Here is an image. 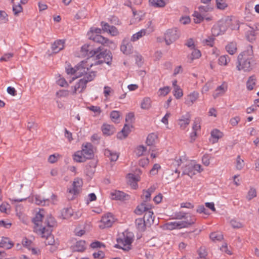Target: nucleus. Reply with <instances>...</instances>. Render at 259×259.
<instances>
[{"instance_id": "12", "label": "nucleus", "mask_w": 259, "mask_h": 259, "mask_svg": "<svg viewBox=\"0 0 259 259\" xmlns=\"http://www.w3.org/2000/svg\"><path fill=\"white\" fill-rule=\"evenodd\" d=\"M81 154L85 159H92L94 156L93 145L90 143L83 144Z\"/></svg>"}, {"instance_id": "35", "label": "nucleus", "mask_w": 259, "mask_h": 259, "mask_svg": "<svg viewBox=\"0 0 259 259\" xmlns=\"http://www.w3.org/2000/svg\"><path fill=\"white\" fill-rule=\"evenodd\" d=\"M192 16L194 17L193 20L195 23H200L204 20V15L199 13L198 11H195Z\"/></svg>"}, {"instance_id": "21", "label": "nucleus", "mask_w": 259, "mask_h": 259, "mask_svg": "<svg viewBox=\"0 0 259 259\" xmlns=\"http://www.w3.org/2000/svg\"><path fill=\"white\" fill-rule=\"evenodd\" d=\"M64 47V40L59 39L55 41L52 45V49L54 53H57L63 50Z\"/></svg>"}, {"instance_id": "20", "label": "nucleus", "mask_w": 259, "mask_h": 259, "mask_svg": "<svg viewBox=\"0 0 259 259\" xmlns=\"http://www.w3.org/2000/svg\"><path fill=\"white\" fill-rule=\"evenodd\" d=\"M131 132L130 126L127 124H125L121 131L117 133V138L120 140L125 139L128 136Z\"/></svg>"}, {"instance_id": "24", "label": "nucleus", "mask_w": 259, "mask_h": 259, "mask_svg": "<svg viewBox=\"0 0 259 259\" xmlns=\"http://www.w3.org/2000/svg\"><path fill=\"white\" fill-rule=\"evenodd\" d=\"M104 155L108 157L111 161H116L119 157V154L116 152L106 149L104 151Z\"/></svg>"}, {"instance_id": "14", "label": "nucleus", "mask_w": 259, "mask_h": 259, "mask_svg": "<svg viewBox=\"0 0 259 259\" xmlns=\"http://www.w3.org/2000/svg\"><path fill=\"white\" fill-rule=\"evenodd\" d=\"M102 30L107 32L112 36H116L118 34V29L114 26L110 25L108 23L102 21L101 22Z\"/></svg>"}, {"instance_id": "34", "label": "nucleus", "mask_w": 259, "mask_h": 259, "mask_svg": "<svg viewBox=\"0 0 259 259\" xmlns=\"http://www.w3.org/2000/svg\"><path fill=\"white\" fill-rule=\"evenodd\" d=\"M35 200L36 204L42 206L49 205L50 202V200L49 199L45 198L39 195L36 196Z\"/></svg>"}, {"instance_id": "40", "label": "nucleus", "mask_w": 259, "mask_h": 259, "mask_svg": "<svg viewBox=\"0 0 259 259\" xmlns=\"http://www.w3.org/2000/svg\"><path fill=\"white\" fill-rule=\"evenodd\" d=\"M256 78L255 76L253 75L250 76L246 82L247 89L249 91L253 90Z\"/></svg>"}, {"instance_id": "1", "label": "nucleus", "mask_w": 259, "mask_h": 259, "mask_svg": "<svg viewBox=\"0 0 259 259\" xmlns=\"http://www.w3.org/2000/svg\"><path fill=\"white\" fill-rule=\"evenodd\" d=\"M251 49L241 52L237 58L236 68L238 70L250 71L255 65V61Z\"/></svg>"}, {"instance_id": "29", "label": "nucleus", "mask_w": 259, "mask_h": 259, "mask_svg": "<svg viewBox=\"0 0 259 259\" xmlns=\"http://www.w3.org/2000/svg\"><path fill=\"white\" fill-rule=\"evenodd\" d=\"M223 133L217 129H214L211 132V137L212 138L213 144L217 142L218 140L223 137Z\"/></svg>"}, {"instance_id": "45", "label": "nucleus", "mask_w": 259, "mask_h": 259, "mask_svg": "<svg viewBox=\"0 0 259 259\" xmlns=\"http://www.w3.org/2000/svg\"><path fill=\"white\" fill-rule=\"evenodd\" d=\"M216 6L218 9L224 10L228 7L226 0H215Z\"/></svg>"}, {"instance_id": "59", "label": "nucleus", "mask_w": 259, "mask_h": 259, "mask_svg": "<svg viewBox=\"0 0 259 259\" xmlns=\"http://www.w3.org/2000/svg\"><path fill=\"white\" fill-rule=\"evenodd\" d=\"M8 21V15L4 11H0V21L2 23H6Z\"/></svg>"}, {"instance_id": "30", "label": "nucleus", "mask_w": 259, "mask_h": 259, "mask_svg": "<svg viewBox=\"0 0 259 259\" xmlns=\"http://www.w3.org/2000/svg\"><path fill=\"white\" fill-rule=\"evenodd\" d=\"M245 36L249 41L252 42L254 41L256 39V33L254 31V28L250 27V30L246 31Z\"/></svg>"}, {"instance_id": "4", "label": "nucleus", "mask_w": 259, "mask_h": 259, "mask_svg": "<svg viewBox=\"0 0 259 259\" xmlns=\"http://www.w3.org/2000/svg\"><path fill=\"white\" fill-rule=\"evenodd\" d=\"M100 51L101 50L99 51V53H98L96 54V59L98 60L96 61L94 64H90V67H91L93 65L102 64L104 62H105L108 65H110L111 64L112 60V54L110 51L105 50L102 52Z\"/></svg>"}, {"instance_id": "23", "label": "nucleus", "mask_w": 259, "mask_h": 259, "mask_svg": "<svg viewBox=\"0 0 259 259\" xmlns=\"http://www.w3.org/2000/svg\"><path fill=\"white\" fill-rule=\"evenodd\" d=\"M199 94L197 92H193L189 94L185 101V103L188 105H192L198 99Z\"/></svg>"}, {"instance_id": "31", "label": "nucleus", "mask_w": 259, "mask_h": 259, "mask_svg": "<svg viewBox=\"0 0 259 259\" xmlns=\"http://www.w3.org/2000/svg\"><path fill=\"white\" fill-rule=\"evenodd\" d=\"M226 51L228 52L230 55L234 54L237 50V44L236 42L232 41L229 42L226 46Z\"/></svg>"}, {"instance_id": "38", "label": "nucleus", "mask_w": 259, "mask_h": 259, "mask_svg": "<svg viewBox=\"0 0 259 259\" xmlns=\"http://www.w3.org/2000/svg\"><path fill=\"white\" fill-rule=\"evenodd\" d=\"M226 91V88H225V87L224 84H222L220 86H219L216 90H215V92L213 94V97L214 99H216L217 97H218L219 96L223 95Z\"/></svg>"}, {"instance_id": "10", "label": "nucleus", "mask_w": 259, "mask_h": 259, "mask_svg": "<svg viewBox=\"0 0 259 259\" xmlns=\"http://www.w3.org/2000/svg\"><path fill=\"white\" fill-rule=\"evenodd\" d=\"M82 181L78 179H75L72 184V188L68 189L67 198L69 200H72L74 195L77 194L79 192V188L82 185Z\"/></svg>"}, {"instance_id": "9", "label": "nucleus", "mask_w": 259, "mask_h": 259, "mask_svg": "<svg viewBox=\"0 0 259 259\" xmlns=\"http://www.w3.org/2000/svg\"><path fill=\"white\" fill-rule=\"evenodd\" d=\"M100 50H101V47L94 49L93 45L90 44H85L81 48V52L82 55L88 56L90 58L94 57L95 55L99 53Z\"/></svg>"}, {"instance_id": "54", "label": "nucleus", "mask_w": 259, "mask_h": 259, "mask_svg": "<svg viewBox=\"0 0 259 259\" xmlns=\"http://www.w3.org/2000/svg\"><path fill=\"white\" fill-rule=\"evenodd\" d=\"M128 178L130 182L132 183V182H134L135 186H137V182L140 181V179L138 176H136L133 174H128Z\"/></svg>"}, {"instance_id": "32", "label": "nucleus", "mask_w": 259, "mask_h": 259, "mask_svg": "<svg viewBox=\"0 0 259 259\" xmlns=\"http://www.w3.org/2000/svg\"><path fill=\"white\" fill-rule=\"evenodd\" d=\"M149 4L155 8H163L166 5L165 0H149Z\"/></svg>"}, {"instance_id": "3", "label": "nucleus", "mask_w": 259, "mask_h": 259, "mask_svg": "<svg viewBox=\"0 0 259 259\" xmlns=\"http://www.w3.org/2000/svg\"><path fill=\"white\" fill-rule=\"evenodd\" d=\"M43 218L44 216L39 212L36 213L35 217L32 220V222L35 225L34 231L38 234H42L43 236H48L52 232V230L47 229L46 226L40 225L39 224L41 223Z\"/></svg>"}, {"instance_id": "13", "label": "nucleus", "mask_w": 259, "mask_h": 259, "mask_svg": "<svg viewBox=\"0 0 259 259\" xmlns=\"http://www.w3.org/2000/svg\"><path fill=\"white\" fill-rule=\"evenodd\" d=\"M90 39L94 42L101 44L104 45L109 46V45H114L112 41L110 40L107 38L104 37L100 34H93L89 37Z\"/></svg>"}, {"instance_id": "44", "label": "nucleus", "mask_w": 259, "mask_h": 259, "mask_svg": "<svg viewBox=\"0 0 259 259\" xmlns=\"http://www.w3.org/2000/svg\"><path fill=\"white\" fill-rule=\"evenodd\" d=\"M151 107V100L149 98L146 97L143 99L141 107L143 109H148Z\"/></svg>"}, {"instance_id": "50", "label": "nucleus", "mask_w": 259, "mask_h": 259, "mask_svg": "<svg viewBox=\"0 0 259 259\" xmlns=\"http://www.w3.org/2000/svg\"><path fill=\"white\" fill-rule=\"evenodd\" d=\"M120 116V113L118 111L114 110L110 113V118L112 120L115 122H118Z\"/></svg>"}, {"instance_id": "33", "label": "nucleus", "mask_w": 259, "mask_h": 259, "mask_svg": "<svg viewBox=\"0 0 259 259\" xmlns=\"http://www.w3.org/2000/svg\"><path fill=\"white\" fill-rule=\"evenodd\" d=\"M182 175H187L191 178L196 175V172L193 168L192 164H188L185 167Z\"/></svg>"}, {"instance_id": "11", "label": "nucleus", "mask_w": 259, "mask_h": 259, "mask_svg": "<svg viewBox=\"0 0 259 259\" xmlns=\"http://www.w3.org/2000/svg\"><path fill=\"white\" fill-rule=\"evenodd\" d=\"M114 222L115 219L113 215L111 213H108L102 217L100 224L99 225V228L104 229L110 227Z\"/></svg>"}, {"instance_id": "64", "label": "nucleus", "mask_w": 259, "mask_h": 259, "mask_svg": "<svg viewBox=\"0 0 259 259\" xmlns=\"http://www.w3.org/2000/svg\"><path fill=\"white\" fill-rule=\"evenodd\" d=\"M240 120V118L239 116H236L235 117L232 118L230 119V124L234 126L238 124V122Z\"/></svg>"}, {"instance_id": "28", "label": "nucleus", "mask_w": 259, "mask_h": 259, "mask_svg": "<svg viewBox=\"0 0 259 259\" xmlns=\"http://www.w3.org/2000/svg\"><path fill=\"white\" fill-rule=\"evenodd\" d=\"M79 69H81V66H78L77 65L74 67H72L70 64L66 63L65 65V70L67 74H75L76 71L78 70Z\"/></svg>"}, {"instance_id": "49", "label": "nucleus", "mask_w": 259, "mask_h": 259, "mask_svg": "<svg viewBox=\"0 0 259 259\" xmlns=\"http://www.w3.org/2000/svg\"><path fill=\"white\" fill-rule=\"evenodd\" d=\"M173 92L174 96L177 99L181 98L183 95V91L180 87H176Z\"/></svg>"}, {"instance_id": "41", "label": "nucleus", "mask_w": 259, "mask_h": 259, "mask_svg": "<svg viewBox=\"0 0 259 259\" xmlns=\"http://www.w3.org/2000/svg\"><path fill=\"white\" fill-rule=\"evenodd\" d=\"M209 237L213 241H221L223 239V235L220 232H212L210 234Z\"/></svg>"}, {"instance_id": "5", "label": "nucleus", "mask_w": 259, "mask_h": 259, "mask_svg": "<svg viewBox=\"0 0 259 259\" xmlns=\"http://www.w3.org/2000/svg\"><path fill=\"white\" fill-rule=\"evenodd\" d=\"M196 221L195 218L190 217L189 219L187 220L170 222L166 224L167 228L169 230L176 229H182L184 228H188L193 225Z\"/></svg>"}, {"instance_id": "46", "label": "nucleus", "mask_w": 259, "mask_h": 259, "mask_svg": "<svg viewBox=\"0 0 259 259\" xmlns=\"http://www.w3.org/2000/svg\"><path fill=\"white\" fill-rule=\"evenodd\" d=\"M85 159V157L81 155V152L77 151L73 155V160L77 162H84Z\"/></svg>"}, {"instance_id": "26", "label": "nucleus", "mask_w": 259, "mask_h": 259, "mask_svg": "<svg viewBox=\"0 0 259 259\" xmlns=\"http://www.w3.org/2000/svg\"><path fill=\"white\" fill-rule=\"evenodd\" d=\"M190 116L188 114L186 116H182L181 118L179 119L178 124L180 127L184 130L190 123Z\"/></svg>"}, {"instance_id": "58", "label": "nucleus", "mask_w": 259, "mask_h": 259, "mask_svg": "<svg viewBox=\"0 0 259 259\" xmlns=\"http://www.w3.org/2000/svg\"><path fill=\"white\" fill-rule=\"evenodd\" d=\"M169 92L170 88L168 87H164L163 88H160L158 91V92L159 93V95L163 96L167 95Z\"/></svg>"}, {"instance_id": "60", "label": "nucleus", "mask_w": 259, "mask_h": 259, "mask_svg": "<svg viewBox=\"0 0 259 259\" xmlns=\"http://www.w3.org/2000/svg\"><path fill=\"white\" fill-rule=\"evenodd\" d=\"M161 167L160 165L159 164L156 163L154 164L153 166V167L150 171V173L151 175H155L157 174L158 170Z\"/></svg>"}, {"instance_id": "15", "label": "nucleus", "mask_w": 259, "mask_h": 259, "mask_svg": "<svg viewBox=\"0 0 259 259\" xmlns=\"http://www.w3.org/2000/svg\"><path fill=\"white\" fill-rule=\"evenodd\" d=\"M231 22V19L228 18L225 20H221L218 22L217 25H216V28H219L221 31V33L224 34L229 27L230 24Z\"/></svg>"}, {"instance_id": "55", "label": "nucleus", "mask_w": 259, "mask_h": 259, "mask_svg": "<svg viewBox=\"0 0 259 259\" xmlns=\"http://www.w3.org/2000/svg\"><path fill=\"white\" fill-rule=\"evenodd\" d=\"M256 192L255 189L254 188H250L248 192V194L247 196V199L249 200H250L254 197H256Z\"/></svg>"}, {"instance_id": "62", "label": "nucleus", "mask_w": 259, "mask_h": 259, "mask_svg": "<svg viewBox=\"0 0 259 259\" xmlns=\"http://www.w3.org/2000/svg\"><path fill=\"white\" fill-rule=\"evenodd\" d=\"M185 45L187 46L188 48L192 49L195 48V44L193 38H190L187 39L185 43Z\"/></svg>"}, {"instance_id": "22", "label": "nucleus", "mask_w": 259, "mask_h": 259, "mask_svg": "<svg viewBox=\"0 0 259 259\" xmlns=\"http://www.w3.org/2000/svg\"><path fill=\"white\" fill-rule=\"evenodd\" d=\"M97 164V161L93 160L91 161L88 165H86V172L88 176L93 175L95 171V168Z\"/></svg>"}, {"instance_id": "53", "label": "nucleus", "mask_w": 259, "mask_h": 259, "mask_svg": "<svg viewBox=\"0 0 259 259\" xmlns=\"http://www.w3.org/2000/svg\"><path fill=\"white\" fill-rule=\"evenodd\" d=\"M151 194L146 190L143 191V195L142 196V198L143 200L142 203H147V202L150 200Z\"/></svg>"}, {"instance_id": "61", "label": "nucleus", "mask_w": 259, "mask_h": 259, "mask_svg": "<svg viewBox=\"0 0 259 259\" xmlns=\"http://www.w3.org/2000/svg\"><path fill=\"white\" fill-rule=\"evenodd\" d=\"M88 109L97 114H100L101 112V108L99 106H91L88 107Z\"/></svg>"}, {"instance_id": "56", "label": "nucleus", "mask_w": 259, "mask_h": 259, "mask_svg": "<svg viewBox=\"0 0 259 259\" xmlns=\"http://www.w3.org/2000/svg\"><path fill=\"white\" fill-rule=\"evenodd\" d=\"M146 150V147L143 145H140L137 148L136 150V153L137 156H140L143 154L144 152H145Z\"/></svg>"}, {"instance_id": "16", "label": "nucleus", "mask_w": 259, "mask_h": 259, "mask_svg": "<svg viewBox=\"0 0 259 259\" xmlns=\"http://www.w3.org/2000/svg\"><path fill=\"white\" fill-rule=\"evenodd\" d=\"M90 64H88V61L84 62L81 61L80 63L78 64V66H81V69H79L76 71V78L84 76L87 72H88L89 68L88 66H90Z\"/></svg>"}, {"instance_id": "18", "label": "nucleus", "mask_w": 259, "mask_h": 259, "mask_svg": "<svg viewBox=\"0 0 259 259\" xmlns=\"http://www.w3.org/2000/svg\"><path fill=\"white\" fill-rule=\"evenodd\" d=\"M87 83L85 81L81 79H80L78 82H77L74 87H72L73 88L72 92L73 94L76 93L77 91H79V93H82L83 90L86 88Z\"/></svg>"}, {"instance_id": "37", "label": "nucleus", "mask_w": 259, "mask_h": 259, "mask_svg": "<svg viewBox=\"0 0 259 259\" xmlns=\"http://www.w3.org/2000/svg\"><path fill=\"white\" fill-rule=\"evenodd\" d=\"M96 75V72L95 71L87 72L82 79H83L87 83L88 82L92 81L95 77Z\"/></svg>"}, {"instance_id": "52", "label": "nucleus", "mask_w": 259, "mask_h": 259, "mask_svg": "<svg viewBox=\"0 0 259 259\" xmlns=\"http://www.w3.org/2000/svg\"><path fill=\"white\" fill-rule=\"evenodd\" d=\"M200 258H206L207 255V252L205 247H201L197 251Z\"/></svg>"}, {"instance_id": "63", "label": "nucleus", "mask_w": 259, "mask_h": 259, "mask_svg": "<svg viewBox=\"0 0 259 259\" xmlns=\"http://www.w3.org/2000/svg\"><path fill=\"white\" fill-rule=\"evenodd\" d=\"M196 211L199 213H203L205 214H209L208 210L203 205L199 206Z\"/></svg>"}, {"instance_id": "57", "label": "nucleus", "mask_w": 259, "mask_h": 259, "mask_svg": "<svg viewBox=\"0 0 259 259\" xmlns=\"http://www.w3.org/2000/svg\"><path fill=\"white\" fill-rule=\"evenodd\" d=\"M23 8L20 4L18 5H13V11L15 15H18L20 13L22 12Z\"/></svg>"}, {"instance_id": "48", "label": "nucleus", "mask_w": 259, "mask_h": 259, "mask_svg": "<svg viewBox=\"0 0 259 259\" xmlns=\"http://www.w3.org/2000/svg\"><path fill=\"white\" fill-rule=\"evenodd\" d=\"M193 50L189 57V58L192 61L194 59H198L201 55L200 51L195 48L192 49Z\"/></svg>"}, {"instance_id": "51", "label": "nucleus", "mask_w": 259, "mask_h": 259, "mask_svg": "<svg viewBox=\"0 0 259 259\" xmlns=\"http://www.w3.org/2000/svg\"><path fill=\"white\" fill-rule=\"evenodd\" d=\"M42 238H46V241H45L46 245H53L54 242V239L53 238V236L52 234V232L50 233V235L48 236H43L42 234H39Z\"/></svg>"}, {"instance_id": "17", "label": "nucleus", "mask_w": 259, "mask_h": 259, "mask_svg": "<svg viewBox=\"0 0 259 259\" xmlns=\"http://www.w3.org/2000/svg\"><path fill=\"white\" fill-rule=\"evenodd\" d=\"M111 198L113 200H127L129 195L120 191H115L111 193Z\"/></svg>"}, {"instance_id": "42", "label": "nucleus", "mask_w": 259, "mask_h": 259, "mask_svg": "<svg viewBox=\"0 0 259 259\" xmlns=\"http://www.w3.org/2000/svg\"><path fill=\"white\" fill-rule=\"evenodd\" d=\"M85 242L84 241L80 240L77 241L75 246V250L78 252H82L85 249Z\"/></svg>"}, {"instance_id": "39", "label": "nucleus", "mask_w": 259, "mask_h": 259, "mask_svg": "<svg viewBox=\"0 0 259 259\" xmlns=\"http://www.w3.org/2000/svg\"><path fill=\"white\" fill-rule=\"evenodd\" d=\"M213 8L209 5L206 6H200L198 7V12L203 15L207 14V13L212 10Z\"/></svg>"}, {"instance_id": "47", "label": "nucleus", "mask_w": 259, "mask_h": 259, "mask_svg": "<svg viewBox=\"0 0 259 259\" xmlns=\"http://www.w3.org/2000/svg\"><path fill=\"white\" fill-rule=\"evenodd\" d=\"M230 61V58L227 55H222L219 58V63L221 65H226Z\"/></svg>"}, {"instance_id": "8", "label": "nucleus", "mask_w": 259, "mask_h": 259, "mask_svg": "<svg viewBox=\"0 0 259 259\" xmlns=\"http://www.w3.org/2000/svg\"><path fill=\"white\" fill-rule=\"evenodd\" d=\"M152 22H148L147 25L148 27L146 29H142L138 32L134 34L131 37V41H136L141 38L142 36L148 35L154 31L153 27L151 26Z\"/></svg>"}, {"instance_id": "43", "label": "nucleus", "mask_w": 259, "mask_h": 259, "mask_svg": "<svg viewBox=\"0 0 259 259\" xmlns=\"http://www.w3.org/2000/svg\"><path fill=\"white\" fill-rule=\"evenodd\" d=\"M157 138L156 135L154 133H151L148 135L147 136L146 143L148 146H152L153 145L155 141Z\"/></svg>"}, {"instance_id": "27", "label": "nucleus", "mask_w": 259, "mask_h": 259, "mask_svg": "<svg viewBox=\"0 0 259 259\" xmlns=\"http://www.w3.org/2000/svg\"><path fill=\"white\" fill-rule=\"evenodd\" d=\"M1 247L6 249H11L13 246V243L10 240L9 238L3 237L0 241Z\"/></svg>"}, {"instance_id": "25", "label": "nucleus", "mask_w": 259, "mask_h": 259, "mask_svg": "<svg viewBox=\"0 0 259 259\" xmlns=\"http://www.w3.org/2000/svg\"><path fill=\"white\" fill-rule=\"evenodd\" d=\"M135 225L139 231L143 232L146 229L147 224L143 218H138L135 220Z\"/></svg>"}, {"instance_id": "36", "label": "nucleus", "mask_w": 259, "mask_h": 259, "mask_svg": "<svg viewBox=\"0 0 259 259\" xmlns=\"http://www.w3.org/2000/svg\"><path fill=\"white\" fill-rule=\"evenodd\" d=\"M45 224L47 225L46 226L47 229H50L52 230V228L55 225L56 222L53 217L49 215L46 218Z\"/></svg>"}, {"instance_id": "6", "label": "nucleus", "mask_w": 259, "mask_h": 259, "mask_svg": "<svg viewBox=\"0 0 259 259\" xmlns=\"http://www.w3.org/2000/svg\"><path fill=\"white\" fill-rule=\"evenodd\" d=\"M134 235L132 233L124 232L122 236L117 238V242L124 247L123 250H129L131 249V245L133 241Z\"/></svg>"}, {"instance_id": "2", "label": "nucleus", "mask_w": 259, "mask_h": 259, "mask_svg": "<svg viewBox=\"0 0 259 259\" xmlns=\"http://www.w3.org/2000/svg\"><path fill=\"white\" fill-rule=\"evenodd\" d=\"M152 206L149 203H141L138 205L135 212L138 215H141L144 213L143 219L147 224V226L150 227L154 223V216L153 212L151 210Z\"/></svg>"}, {"instance_id": "7", "label": "nucleus", "mask_w": 259, "mask_h": 259, "mask_svg": "<svg viewBox=\"0 0 259 259\" xmlns=\"http://www.w3.org/2000/svg\"><path fill=\"white\" fill-rule=\"evenodd\" d=\"M180 31L177 28L168 29L164 34V40L167 45H169L180 37Z\"/></svg>"}, {"instance_id": "19", "label": "nucleus", "mask_w": 259, "mask_h": 259, "mask_svg": "<svg viewBox=\"0 0 259 259\" xmlns=\"http://www.w3.org/2000/svg\"><path fill=\"white\" fill-rule=\"evenodd\" d=\"M102 131L104 135L111 136L115 133L116 130L114 126L104 123L102 126Z\"/></svg>"}]
</instances>
